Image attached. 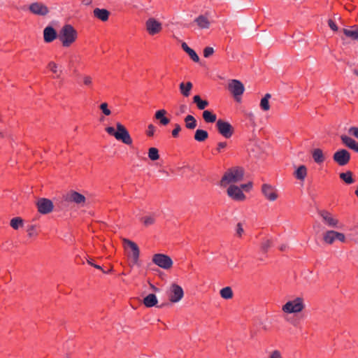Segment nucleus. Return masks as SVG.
<instances>
[{
    "mask_svg": "<svg viewBox=\"0 0 358 358\" xmlns=\"http://www.w3.org/2000/svg\"><path fill=\"white\" fill-rule=\"evenodd\" d=\"M328 24L333 31H336L338 30V27L334 20H329Z\"/></svg>",
    "mask_w": 358,
    "mask_h": 358,
    "instance_id": "3c124183",
    "label": "nucleus"
},
{
    "mask_svg": "<svg viewBox=\"0 0 358 358\" xmlns=\"http://www.w3.org/2000/svg\"><path fill=\"white\" fill-rule=\"evenodd\" d=\"M321 217L324 224L329 227L332 228H340L339 220L334 216L330 212L326 210H322L318 213Z\"/></svg>",
    "mask_w": 358,
    "mask_h": 358,
    "instance_id": "0eeeda50",
    "label": "nucleus"
},
{
    "mask_svg": "<svg viewBox=\"0 0 358 358\" xmlns=\"http://www.w3.org/2000/svg\"><path fill=\"white\" fill-rule=\"evenodd\" d=\"M47 67L54 74V78H60L62 73V70L59 66L58 64L53 61H50L48 62Z\"/></svg>",
    "mask_w": 358,
    "mask_h": 358,
    "instance_id": "4be33fe9",
    "label": "nucleus"
},
{
    "mask_svg": "<svg viewBox=\"0 0 358 358\" xmlns=\"http://www.w3.org/2000/svg\"><path fill=\"white\" fill-rule=\"evenodd\" d=\"M227 145L226 142H220L217 143V150L220 152L224 148H225Z\"/></svg>",
    "mask_w": 358,
    "mask_h": 358,
    "instance_id": "864d4df0",
    "label": "nucleus"
},
{
    "mask_svg": "<svg viewBox=\"0 0 358 358\" xmlns=\"http://www.w3.org/2000/svg\"><path fill=\"white\" fill-rule=\"evenodd\" d=\"M78 38V31L71 24H64L59 31L58 39L64 48L72 45Z\"/></svg>",
    "mask_w": 358,
    "mask_h": 358,
    "instance_id": "f257e3e1",
    "label": "nucleus"
},
{
    "mask_svg": "<svg viewBox=\"0 0 358 358\" xmlns=\"http://www.w3.org/2000/svg\"><path fill=\"white\" fill-rule=\"evenodd\" d=\"M220 296L224 299H230L233 297V291L230 287H225L220 291Z\"/></svg>",
    "mask_w": 358,
    "mask_h": 358,
    "instance_id": "c9c22d12",
    "label": "nucleus"
},
{
    "mask_svg": "<svg viewBox=\"0 0 358 358\" xmlns=\"http://www.w3.org/2000/svg\"><path fill=\"white\" fill-rule=\"evenodd\" d=\"M252 187V183L251 182H249L247 184H243L241 185V189H245V190H250Z\"/></svg>",
    "mask_w": 358,
    "mask_h": 358,
    "instance_id": "5fc2aeb1",
    "label": "nucleus"
},
{
    "mask_svg": "<svg viewBox=\"0 0 358 358\" xmlns=\"http://www.w3.org/2000/svg\"><path fill=\"white\" fill-rule=\"evenodd\" d=\"M341 140L343 145L348 148L353 150L356 152H358V143L352 138L347 135H341Z\"/></svg>",
    "mask_w": 358,
    "mask_h": 358,
    "instance_id": "aec40b11",
    "label": "nucleus"
},
{
    "mask_svg": "<svg viewBox=\"0 0 358 358\" xmlns=\"http://www.w3.org/2000/svg\"><path fill=\"white\" fill-rule=\"evenodd\" d=\"M116 135L115 138L117 141H121L126 145H130L132 144V138L125 127L120 122L116 124Z\"/></svg>",
    "mask_w": 358,
    "mask_h": 358,
    "instance_id": "423d86ee",
    "label": "nucleus"
},
{
    "mask_svg": "<svg viewBox=\"0 0 358 358\" xmlns=\"http://www.w3.org/2000/svg\"><path fill=\"white\" fill-rule=\"evenodd\" d=\"M29 10L32 14L39 16H45L50 12L48 7L45 3L39 1L31 3L29 6Z\"/></svg>",
    "mask_w": 358,
    "mask_h": 358,
    "instance_id": "9b49d317",
    "label": "nucleus"
},
{
    "mask_svg": "<svg viewBox=\"0 0 358 358\" xmlns=\"http://www.w3.org/2000/svg\"><path fill=\"white\" fill-rule=\"evenodd\" d=\"M348 134L358 140V127H351L348 129Z\"/></svg>",
    "mask_w": 358,
    "mask_h": 358,
    "instance_id": "37998d69",
    "label": "nucleus"
},
{
    "mask_svg": "<svg viewBox=\"0 0 358 358\" xmlns=\"http://www.w3.org/2000/svg\"><path fill=\"white\" fill-rule=\"evenodd\" d=\"M312 156L315 162L318 164L323 163L325 159L323 152L320 148L315 149L312 152Z\"/></svg>",
    "mask_w": 358,
    "mask_h": 358,
    "instance_id": "c85d7f7f",
    "label": "nucleus"
},
{
    "mask_svg": "<svg viewBox=\"0 0 358 358\" xmlns=\"http://www.w3.org/2000/svg\"><path fill=\"white\" fill-rule=\"evenodd\" d=\"M124 242L127 246H129L131 248L132 251L131 258L133 263L137 264L140 255V251L138 245L134 242L128 239H124Z\"/></svg>",
    "mask_w": 358,
    "mask_h": 358,
    "instance_id": "6ab92c4d",
    "label": "nucleus"
},
{
    "mask_svg": "<svg viewBox=\"0 0 358 358\" xmlns=\"http://www.w3.org/2000/svg\"><path fill=\"white\" fill-rule=\"evenodd\" d=\"M192 87L191 82L181 83L179 85L180 92L185 97H188L190 95Z\"/></svg>",
    "mask_w": 358,
    "mask_h": 358,
    "instance_id": "a878e982",
    "label": "nucleus"
},
{
    "mask_svg": "<svg viewBox=\"0 0 358 358\" xmlns=\"http://www.w3.org/2000/svg\"><path fill=\"white\" fill-rule=\"evenodd\" d=\"M108 103H102L99 108L101 110L102 113L105 115H110L111 114V111L108 108Z\"/></svg>",
    "mask_w": 358,
    "mask_h": 358,
    "instance_id": "79ce46f5",
    "label": "nucleus"
},
{
    "mask_svg": "<svg viewBox=\"0 0 358 358\" xmlns=\"http://www.w3.org/2000/svg\"><path fill=\"white\" fill-rule=\"evenodd\" d=\"M262 192L264 197L270 201H274L278 197L277 189L268 184H264L262 186Z\"/></svg>",
    "mask_w": 358,
    "mask_h": 358,
    "instance_id": "2eb2a0df",
    "label": "nucleus"
},
{
    "mask_svg": "<svg viewBox=\"0 0 358 358\" xmlns=\"http://www.w3.org/2000/svg\"><path fill=\"white\" fill-rule=\"evenodd\" d=\"M244 176V170L242 167L234 166L226 171L223 175L220 185L226 187L229 184L236 183L241 181Z\"/></svg>",
    "mask_w": 358,
    "mask_h": 358,
    "instance_id": "f03ea898",
    "label": "nucleus"
},
{
    "mask_svg": "<svg viewBox=\"0 0 358 358\" xmlns=\"http://www.w3.org/2000/svg\"><path fill=\"white\" fill-rule=\"evenodd\" d=\"M352 72L353 73V74H355V76H357L358 77V69H352Z\"/></svg>",
    "mask_w": 358,
    "mask_h": 358,
    "instance_id": "13d9d810",
    "label": "nucleus"
},
{
    "mask_svg": "<svg viewBox=\"0 0 358 358\" xmlns=\"http://www.w3.org/2000/svg\"><path fill=\"white\" fill-rule=\"evenodd\" d=\"M1 135V132H0V136Z\"/></svg>",
    "mask_w": 358,
    "mask_h": 358,
    "instance_id": "bf43d9fd",
    "label": "nucleus"
},
{
    "mask_svg": "<svg viewBox=\"0 0 358 358\" xmlns=\"http://www.w3.org/2000/svg\"><path fill=\"white\" fill-rule=\"evenodd\" d=\"M65 200L78 205L84 206L86 199L84 195L76 191H70L65 196Z\"/></svg>",
    "mask_w": 358,
    "mask_h": 358,
    "instance_id": "f3484780",
    "label": "nucleus"
},
{
    "mask_svg": "<svg viewBox=\"0 0 358 358\" xmlns=\"http://www.w3.org/2000/svg\"><path fill=\"white\" fill-rule=\"evenodd\" d=\"M228 89L236 101L240 100V96L243 94L245 90L243 83L236 79L230 80L228 85Z\"/></svg>",
    "mask_w": 358,
    "mask_h": 358,
    "instance_id": "1a4fd4ad",
    "label": "nucleus"
},
{
    "mask_svg": "<svg viewBox=\"0 0 358 358\" xmlns=\"http://www.w3.org/2000/svg\"><path fill=\"white\" fill-rule=\"evenodd\" d=\"M244 232V230H243V226L241 224V223H238L237 225H236V234L237 235L241 237L243 234Z\"/></svg>",
    "mask_w": 358,
    "mask_h": 358,
    "instance_id": "09e8293b",
    "label": "nucleus"
},
{
    "mask_svg": "<svg viewBox=\"0 0 358 358\" xmlns=\"http://www.w3.org/2000/svg\"><path fill=\"white\" fill-rule=\"evenodd\" d=\"M184 295L182 288L177 285L172 284L169 292V299L172 303H177L182 299Z\"/></svg>",
    "mask_w": 358,
    "mask_h": 358,
    "instance_id": "f8f14e48",
    "label": "nucleus"
},
{
    "mask_svg": "<svg viewBox=\"0 0 358 358\" xmlns=\"http://www.w3.org/2000/svg\"><path fill=\"white\" fill-rule=\"evenodd\" d=\"M58 38V34L51 26L46 27L43 30V39L45 43H51Z\"/></svg>",
    "mask_w": 358,
    "mask_h": 358,
    "instance_id": "a211bd4d",
    "label": "nucleus"
},
{
    "mask_svg": "<svg viewBox=\"0 0 358 358\" xmlns=\"http://www.w3.org/2000/svg\"><path fill=\"white\" fill-rule=\"evenodd\" d=\"M182 48L183 49V50L185 52H186L189 56L190 57V58L195 62H198L199 60V56L197 55V54L196 53V52L190 48L186 43H182Z\"/></svg>",
    "mask_w": 358,
    "mask_h": 358,
    "instance_id": "c756f323",
    "label": "nucleus"
},
{
    "mask_svg": "<svg viewBox=\"0 0 358 358\" xmlns=\"http://www.w3.org/2000/svg\"><path fill=\"white\" fill-rule=\"evenodd\" d=\"M145 27L148 33L151 36H154L162 31V24L156 19L151 17L145 22Z\"/></svg>",
    "mask_w": 358,
    "mask_h": 358,
    "instance_id": "ddd939ff",
    "label": "nucleus"
},
{
    "mask_svg": "<svg viewBox=\"0 0 358 358\" xmlns=\"http://www.w3.org/2000/svg\"><path fill=\"white\" fill-rule=\"evenodd\" d=\"M202 117L206 123H213L216 122L217 120L216 115L210 110H204Z\"/></svg>",
    "mask_w": 358,
    "mask_h": 358,
    "instance_id": "473e14b6",
    "label": "nucleus"
},
{
    "mask_svg": "<svg viewBox=\"0 0 358 358\" xmlns=\"http://www.w3.org/2000/svg\"><path fill=\"white\" fill-rule=\"evenodd\" d=\"M106 131L110 136H115L116 131L113 127H108L106 128Z\"/></svg>",
    "mask_w": 358,
    "mask_h": 358,
    "instance_id": "603ef678",
    "label": "nucleus"
},
{
    "mask_svg": "<svg viewBox=\"0 0 358 358\" xmlns=\"http://www.w3.org/2000/svg\"><path fill=\"white\" fill-rule=\"evenodd\" d=\"M185 127L188 129H194L196 127V120L192 115H188L185 117Z\"/></svg>",
    "mask_w": 358,
    "mask_h": 358,
    "instance_id": "72a5a7b5",
    "label": "nucleus"
},
{
    "mask_svg": "<svg viewBox=\"0 0 358 358\" xmlns=\"http://www.w3.org/2000/svg\"><path fill=\"white\" fill-rule=\"evenodd\" d=\"M213 52H214V50L213 48L206 47L203 50V56L205 57H209L210 56H211L213 54Z\"/></svg>",
    "mask_w": 358,
    "mask_h": 358,
    "instance_id": "a18cd8bd",
    "label": "nucleus"
},
{
    "mask_svg": "<svg viewBox=\"0 0 358 358\" xmlns=\"http://www.w3.org/2000/svg\"><path fill=\"white\" fill-rule=\"evenodd\" d=\"M308 171L305 165H300L293 175L299 180L303 181L307 176Z\"/></svg>",
    "mask_w": 358,
    "mask_h": 358,
    "instance_id": "5701e85b",
    "label": "nucleus"
},
{
    "mask_svg": "<svg viewBox=\"0 0 358 358\" xmlns=\"http://www.w3.org/2000/svg\"><path fill=\"white\" fill-rule=\"evenodd\" d=\"M148 157L152 161H155L159 159V150L156 148H150L148 150Z\"/></svg>",
    "mask_w": 358,
    "mask_h": 358,
    "instance_id": "58836bf2",
    "label": "nucleus"
},
{
    "mask_svg": "<svg viewBox=\"0 0 358 358\" xmlns=\"http://www.w3.org/2000/svg\"><path fill=\"white\" fill-rule=\"evenodd\" d=\"M87 263H88L90 265H91V266H94V268H98V269H100V270L103 271V269H102L101 266H99V265H97V264H94V263L92 262V259H87Z\"/></svg>",
    "mask_w": 358,
    "mask_h": 358,
    "instance_id": "6e6d98bb",
    "label": "nucleus"
},
{
    "mask_svg": "<svg viewBox=\"0 0 358 358\" xmlns=\"http://www.w3.org/2000/svg\"><path fill=\"white\" fill-rule=\"evenodd\" d=\"M208 137V133L206 130L196 129L194 134V140L198 142L205 141Z\"/></svg>",
    "mask_w": 358,
    "mask_h": 358,
    "instance_id": "7c9ffc66",
    "label": "nucleus"
},
{
    "mask_svg": "<svg viewBox=\"0 0 358 358\" xmlns=\"http://www.w3.org/2000/svg\"><path fill=\"white\" fill-rule=\"evenodd\" d=\"M340 178L344 181L346 184L350 185L355 182L352 173L350 171H348L344 173H341L339 175Z\"/></svg>",
    "mask_w": 358,
    "mask_h": 358,
    "instance_id": "2f4dec72",
    "label": "nucleus"
},
{
    "mask_svg": "<svg viewBox=\"0 0 358 358\" xmlns=\"http://www.w3.org/2000/svg\"><path fill=\"white\" fill-rule=\"evenodd\" d=\"M10 227L14 229H18L23 226V220L20 217L11 219L10 222Z\"/></svg>",
    "mask_w": 358,
    "mask_h": 358,
    "instance_id": "4c0bfd02",
    "label": "nucleus"
},
{
    "mask_svg": "<svg viewBox=\"0 0 358 358\" xmlns=\"http://www.w3.org/2000/svg\"><path fill=\"white\" fill-rule=\"evenodd\" d=\"M34 230V226H31V227L29 228V229H28V231H28V235H29V236H32L34 235V233H33Z\"/></svg>",
    "mask_w": 358,
    "mask_h": 358,
    "instance_id": "4d7b16f0",
    "label": "nucleus"
},
{
    "mask_svg": "<svg viewBox=\"0 0 358 358\" xmlns=\"http://www.w3.org/2000/svg\"><path fill=\"white\" fill-rule=\"evenodd\" d=\"M193 103L196 105V107L199 110H203L207 106H208L209 103L206 100L201 99L199 95H195L193 96Z\"/></svg>",
    "mask_w": 358,
    "mask_h": 358,
    "instance_id": "cd10ccee",
    "label": "nucleus"
},
{
    "mask_svg": "<svg viewBox=\"0 0 358 358\" xmlns=\"http://www.w3.org/2000/svg\"><path fill=\"white\" fill-rule=\"evenodd\" d=\"M194 22L196 23L200 29H208L210 27V21L205 15H201L197 17Z\"/></svg>",
    "mask_w": 358,
    "mask_h": 358,
    "instance_id": "393cba45",
    "label": "nucleus"
},
{
    "mask_svg": "<svg viewBox=\"0 0 358 358\" xmlns=\"http://www.w3.org/2000/svg\"><path fill=\"white\" fill-rule=\"evenodd\" d=\"M304 308V300L301 297L289 300L282 306V310L287 314L299 313Z\"/></svg>",
    "mask_w": 358,
    "mask_h": 358,
    "instance_id": "7ed1b4c3",
    "label": "nucleus"
},
{
    "mask_svg": "<svg viewBox=\"0 0 358 358\" xmlns=\"http://www.w3.org/2000/svg\"><path fill=\"white\" fill-rule=\"evenodd\" d=\"M142 222L145 226H150L155 223V217L152 215L145 216L142 218Z\"/></svg>",
    "mask_w": 358,
    "mask_h": 358,
    "instance_id": "ea45409f",
    "label": "nucleus"
},
{
    "mask_svg": "<svg viewBox=\"0 0 358 358\" xmlns=\"http://www.w3.org/2000/svg\"><path fill=\"white\" fill-rule=\"evenodd\" d=\"M216 128L219 134L226 138H230L234 132V129L232 125L222 119H219L216 122Z\"/></svg>",
    "mask_w": 358,
    "mask_h": 358,
    "instance_id": "20e7f679",
    "label": "nucleus"
},
{
    "mask_svg": "<svg viewBox=\"0 0 358 358\" xmlns=\"http://www.w3.org/2000/svg\"><path fill=\"white\" fill-rule=\"evenodd\" d=\"M152 260L155 264L165 270L171 268L173 266L171 258L164 254H155L153 255Z\"/></svg>",
    "mask_w": 358,
    "mask_h": 358,
    "instance_id": "39448f33",
    "label": "nucleus"
},
{
    "mask_svg": "<svg viewBox=\"0 0 358 358\" xmlns=\"http://www.w3.org/2000/svg\"><path fill=\"white\" fill-rule=\"evenodd\" d=\"M343 33L346 36L350 37L353 40L358 39V28L357 27L355 28V29H343Z\"/></svg>",
    "mask_w": 358,
    "mask_h": 358,
    "instance_id": "e433bc0d",
    "label": "nucleus"
},
{
    "mask_svg": "<svg viewBox=\"0 0 358 358\" xmlns=\"http://www.w3.org/2000/svg\"><path fill=\"white\" fill-rule=\"evenodd\" d=\"M83 83L86 86H91L92 85V78L89 76L83 77Z\"/></svg>",
    "mask_w": 358,
    "mask_h": 358,
    "instance_id": "de8ad7c7",
    "label": "nucleus"
},
{
    "mask_svg": "<svg viewBox=\"0 0 358 358\" xmlns=\"http://www.w3.org/2000/svg\"><path fill=\"white\" fill-rule=\"evenodd\" d=\"M167 113L164 109H161L156 111L155 114V119L158 120L162 125H167L170 122V119L166 117L165 115Z\"/></svg>",
    "mask_w": 358,
    "mask_h": 358,
    "instance_id": "b1692460",
    "label": "nucleus"
},
{
    "mask_svg": "<svg viewBox=\"0 0 358 358\" xmlns=\"http://www.w3.org/2000/svg\"><path fill=\"white\" fill-rule=\"evenodd\" d=\"M155 127L152 124H150L148 126V129L146 131L147 136L149 137L153 136L155 134Z\"/></svg>",
    "mask_w": 358,
    "mask_h": 358,
    "instance_id": "c03bdc74",
    "label": "nucleus"
},
{
    "mask_svg": "<svg viewBox=\"0 0 358 358\" xmlns=\"http://www.w3.org/2000/svg\"><path fill=\"white\" fill-rule=\"evenodd\" d=\"M181 130V127L180 126V124H176L175 125V128L173 129L172 131V136L174 137V138H176L178 137V134L179 132Z\"/></svg>",
    "mask_w": 358,
    "mask_h": 358,
    "instance_id": "49530a36",
    "label": "nucleus"
},
{
    "mask_svg": "<svg viewBox=\"0 0 358 358\" xmlns=\"http://www.w3.org/2000/svg\"><path fill=\"white\" fill-rule=\"evenodd\" d=\"M271 98V94L267 93L264 95V96L261 99L260 101V108L264 111H268L270 109L269 105V99Z\"/></svg>",
    "mask_w": 358,
    "mask_h": 358,
    "instance_id": "f704fd0d",
    "label": "nucleus"
},
{
    "mask_svg": "<svg viewBox=\"0 0 358 358\" xmlns=\"http://www.w3.org/2000/svg\"><path fill=\"white\" fill-rule=\"evenodd\" d=\"M350 158V153L345 149L338 150L333 155L334 161L341 166L347 165L349 163Z\"/></svg>",
    "mask_w": 358,
    "mask_h": 358,
    "instance_id": "6e6552de",
    "label": "nucleus"
},
{
    "mask_svg": "<svg viewBox=\"0 0 358 358\" xmlns=\"http://www.w3.org/2000/svg\"><path fill=\"white\" fill-rule=\"evenodd\" d=\"M93 14L96 18L102 22H106L109 18L110 12L105 8H96L93 10Z\"/></svg>",
    "mask_w": 358,
    "mask_h": 358,
    "instance_id": "412c9836",
    "label": "nucleus"
},
{
    "mask_svg": "<svg viewBox=\"0 0 358 358\" xmlns=\"http://www.w3.org/2000/svg\"><path fill=\"white\" fill-rule=\"evenodd\" d=\"M336 240L342 243L345 242V236L344 234L334 230H329L323 234V241L327 244L331 245Z\"/></svg>",
    "mask_w": 358,
    "mask_h": 358,
    "instance_id": "9d476101",
    "label": "nucleus"
},
{
    "mask_svg": "<svg viewBox=\"0 0 358 358\" xmlns=\"http://www.w3.org/2000/svg\"><path fill=\"white\" fill-rule=\"evenodd\" d=\"M36 205L38 212L41 214L50 213L53 210V203L48 199L42 198L38 199Z\"/></svg>",
    "mask_w": 358,
    "mask_h": 358,
    "instance_id": "dca6fc26",
    "label": "nucleus"
},
{
    "mask_svg": "<svg viewBox=\"0 0 358 358\" xmlns=\"http://www.w3.org/2000/svg\"><path fill=\"white\" fill-rule=\"evenodd\" d=\"M228 196L234 201H242L246 198L241 187L231 185L227 189Z\"/></svg>",
    "mask_w": 358,
    "mask_h": 358,
    "instance_id": "4468645a",
    "label": "nucleus"
},
{
    "mask_svg": "<svg viewBox=\"0 0 358 358\" xmlns=\"http://www.w3.org/2000/svg\"><path fill=\"white\" fill-rule=\"evenodd\" d=\"M158 301L154 294H149L143 299V304L148 308H151L157 305Z\"/></svg>",
    "mask_w": 358,
    "mask_h": 358,
    "instance_id": "bb28decb",
    "label": "nucleus"
},
{
    "mask_svg": "<svg viewBox=\"0 0 358 358\" xmlns=\"http://www.w3.org/2000/svg\"><path fill=\"white\" fill-rule=\"evenodd\" d=\"M272 245V241L270 239H264L262 242L261 248L264 252H266Z\"/></svg>",
    "mask_w": 358,
    "mask_h": 358,
    "instance_id": "a19ab883",
    "label": "nucleus"
},
{
    "mask_svg": "<svg viewBox=\"0 0 358 358\" xmlns=\"http://www.w3.org/2000/svg\"><path fill=\"white\" fill-rule=\"evenodd\" d=\"M269 358H282L281 353L279 350H273L271 353Z\"/></svg>",
    "mask_w": 358,
    "mask_h": 358,
    "instance_id": "8fccbe9b",
    "label": "nucleus"
}]
</instances>
